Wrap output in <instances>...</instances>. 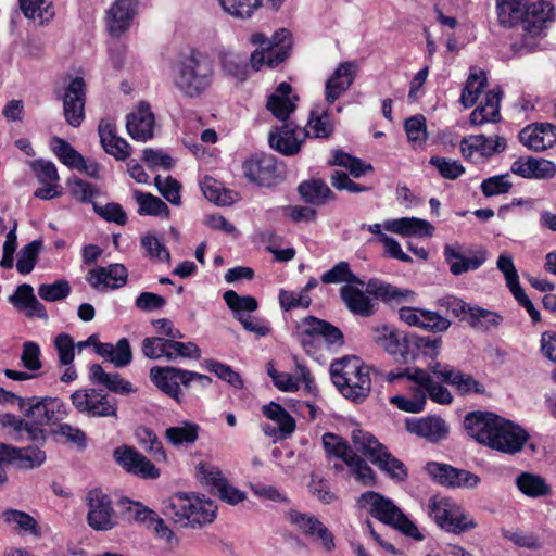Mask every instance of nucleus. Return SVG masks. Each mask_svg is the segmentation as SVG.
Listing matches in <instances>:
<instances>
[{"mask_svg": "<svg viewBox=\"0 0 556 556\" xmlns=\"http://www.w3.org/2000/svg\"><path fill=\"white\" fill-rule=\"evenodd\" d=\"M359 285H344L340 288V298L346 308L355 316L370 317L376 312L374 299L384 303H401L414 292L409 289H401L378 278H370L365 282L366 290Z\"/></svg>", "mask_w": 556, "mask_h": 556, "instance_id": "1", "label": "nucleus"}, {"mask_svg": "<svg viewBox=\"0 0 556 556\" xmlns=\"http://www.w3.org/2000/svg\"><path fill=\"white\" fill-rule=\"evenodd\" d=\"M380 375V371L362 363L357 356H344L330 365V375L333 384L348 400L359 404L370 394V371Z\"/></svg>", "mask_w": 556, "mask_h": 556, "instance_id": "2", "label": "nucleus"}, {"mask_svg": "<svg viewBox=\"0 0 556 556\" xmlns=\"http://www.w3.org/2000/svg\"><path fill=\"white\" fill-rule=\"evenodd\" d=\"M214 80V68L200 52L192 50L173 68V84L189 99L200 98L208 91Z\"/></svg>", "mask_w": 556, "mask_h": 556, "instance_id": "3", "label": "nucleus"}, {"mask_svg": "<svg viewBox=\"0 0 556 556\" xmlns=\"http://www.w3.org/2000/svg\"><path fill=\"white\" fill-rule=\"evenodd\" d=\"M217 506L193 493L177 492L163 502V514L179 527L201 528L212 523Z\"/></svg>", "mask_w": 556, "mask_h": 556, "instance_id": "4", "label": "nucleus"}, {"mask_svg": "<svg viewBox=\"0 0 556 556\" xmlns=\"http://www.w3.org/2000/svg\"><path fill=\"white\" fill-rule=\"evenodd\" d=\"M362 506H369V514L384 525L391 526L406 536L422 541L424 534L417 526L388 497L374 491H367L359 497Z\"/></svg>", "mask_w": 556, "mask_h": 556, "instance_id": "5", "label": "nucleus"}, {"mask_svg": "<svg viewBox=\"0 0 556 556\" xmlns=\"http://www.w3.org/2000/svg\"><path fill=\"white\" fill-rule=\"evenodd\" d=\"M374 340L388 353L399 355L403 363L416 361L420 354L421 336L415 332L400 331L383 325L374 329Z\"/></svg>", "mask_w": 556, "mask_h": 556, "instance_id": "6", "label": "nucleus"}, {"mask_svg": "<svg viewBox=\"0 0 556 556\" xmlns=\"http://www.w3.org/2000/svg\"><path fill=\"white\" fill-rule=\"evenodd\" d=\"M141 350L143 355L150 359L165 357L167 361H175L178 357L194 359L201 357V351L195 343L180 342L164 337L144 338Z\"/></svg>", "mask_w": 556, "mask_h": 556, "instance_id": "7", "label": "nucleus"}, {"mask_svg": "<svg viewBox=\"0 0 556 556\" xmlns=\"http://www.w3.org/2000/svg\"><path fill=\"white\" fill-rule=\"evenodd\" d=\"M73 406L81 414L91 417L117 418V401L100 389H79L72 393Z\"/></svg>", "mask_w": 556, "mask_h": 556, "instance_id": "8", "label": "nucleus"}, {"mask_svg": "<svg viewBox=\"0 0 556 556\" xmlns=\"http://www.w3.org/2000/svg\"><path fill=\"white\" fill-rule=\"evenodd\" d=\"M87 523L96 531H109L117 526V515L111 497L99 488L87 493Z\"/></svg>", "mask_w": 556, "mask_h": 556, "instance_id": "9", "label": "nucleus"}, {"mask_svg": "<svg viewBox=\"0 0 556 556\" xmlns=\"http://www.w3.org/2000/svg\"><path fill=\"white\" fill-rule=\"evenodd\" d=\"M20 408L36 425H49L66 416L65 404L59 397L20 399Z\"/></svg>", "mask_w": 556, "mask_h": 556, "instance_id": "10", "label": "nucleus"}, {"mask_svg": "<svg viewBox=\"0 0 556 556\" xmlns=\"http://www.w3.org/2000/svg\"><path fill=\"white\" fill-rule=\"evenodd\" d=\"M244 177L260 187H273L281 180L277 159L271 154L256 153L242 164Z\"/></svg>", "mask_w": 556, "mask_h": 556, "instance_id": "11", "label": "nucleus"}, {"mask_svg": "<svg viewBox=\"0 0 556 556\" xmlns=\"http://www.w3.org/2000/svg\"><path fill=\"white\" fill-rule=\"evenodd\" d=\"M46 460V453L37 446L18 448L0 442V485L7 481L5 464H12L20 468L33 469L39 467Z\"/></svg>", "mask_w": 556, "mask_h": 556, "instance_id": "12", "label": "nucleus"}, {"mask_svg": "<svg viewBox=\"0 0 556 556\" xmlns=\"http://www.w3.org/2000/svg\"><path fill=\"white\" fill-rule=\"evenodd\" d=\"M198 478L202 484L210 488L213 495L230 505H237L245 498V493L231 485L222 471L214 466L200 465Z\"/></svg>", "mask_w": 556, "mask_h": 556, "instance_id": "13", "label": "nucleus"}, {"mask_svg": "<svg viewBox=\"0 0 556 556\" xmlns=\"http://www.w3.org/2000/svg\"><path fill=\"white\" fill-rule=\"evenodd\" d=\"M489 445L490 448L514 455L519 453L529 439L528 432L519 425L503 418L501 419Z\"/></svg>", "mask_w": 556, "mask_h": 556, "instance_id": "14", "label": "nucleus"}, {"mask_svg": "<svg viewBox=\"0 0 556 556\" xmlns=\"http://www.w3.org/2000/svg\"><path fill=\"white\" fill-rule=\"evenodd\" d=\"M113 457L128 473L143 479H156L160 477V470L155 465L132 446L122 445L116 447L113 452Z\"/></svg>", "mask_w": 556, "mask_h": 556, "instance_id": "15", "label": "nucleus"}, {"mask_svg": "<svg viewBox=\"0 0 556 556\" xmlns=\"http://www.w3.org/2000/svg\"><path fill=\"white\" fill-rule=\"evenodd\" d=\"M65 121L72 127H79L85 119L86 84L83 77H75L65 88L62 97Z\"/></svg>", "mask_w": 556, "mask_h": 556, "instance_id": "16", "label": "nucleus"}, {"mask_svg": "<svg viewBox=\"0 0 556 556\" xmlns=\"http://www.w3.org/2000/svg\"><path fill=\"white\" fill-rule=\"evenodd\" d=\"M502 417L492 412L475 410L464 418V428L467 434L478 443L489 447L496 427Z\"/></svg>", "mask_w": 556, "mask_h": 556, "instance_id": "17", "label": "nucleus"}, {"mask_svg": "<svg viewBox=\"0 0 556 556\" xmlns=\"http://www.w3.org/2000/svg\"><path fill=\"white\" fill-rule=\"evenodd\" d=\"M459 148L465 159L472 157L475 152L484 159H490L504 152L507 149V141L502 136L492 138L484 135H471L460 140Z\"/></svg>", "mask_w": 556, "mask_h": 556, "instance_id": "18", "label": "nucleus"}, {"mask_svg": "<svg viewBox=\"0 0 556 556\" xmlns=\"http://www.w3.org/2000/svg\"><path fill=\"white\" fill-rule=\"evenodd\" d=\"M127 268L118 263L90 269L86 276L87 282L98 291L118 289L127 283Z\"/></svg>", "mask_w": 556, "mask_h": 556, "instance_id": "19", "label": "nucleus"}, {"mask_svg": "<svg viewBox=\"0 0 556 556\" xmlns=\"http://www.w3.org/2000/svg\"><path fill=\"white\" fill-rule=\"evenodd\" d=\"M519 141L533 151H544L556 143V126L551 123H533L519 131Z\"/></svg>", "mask_w": 556, "mask_h": 556, "instance_id": "20", "label": "nucleus"}, {"mask_svg": "<svg viewBox=\"0 0 556 556\" xmlns=\"http://www.w3.org/2000/svg\"><path fill=\"white\" fill-rule=\"evenodd\" d=\"M137 0H116L106 11V26L111 36L118 38L125 33L137 13Z\"/></svg>", "mask_w": 556, "mask_h": 556, "instance_id": "21", "label": "nucleus"}, {"mask_svg": "<svg viewBox=\"0 0 556 556\" xmlns=\"http://www.w3.org/2000/svg\"><path fill=\"white\" fill-rule=\"evenodd\" d=\"M510 172L526 179H551L556 174V165L545 159L520 156L511 164Z\"/></svg>", "mask_w": 556, "mask_h": 556, "instance_id": "22", "label": "nucleus"}, {"mask_svg": "<svg viewBox=\"0 0 556 556\" xmlns=\"http://www.w3.org/2000/svg\"><path fill=\"white\" fill-rule=\"evenodd\" d=\"M356 63L343 62L334 70L333 74L326 81V101L334 103L353 84L356 76Z\"/></svg>", "mask_w": 556, "mask_h": 556, "instance_id": "23", "label": "nucleus"}, {"mask_svg": "<svg viewBox=\"0 0 556 556\" xmlns=\"http://www.w3.org/2000/svg\"><path fill=\"white\" fill-rule=\"evenodd\" d=\"M100 143L104 151L114 156L117 161H125L131 154L130 144L116 135V126L114 123L101 119L98 125Z\"/></svg>", "mask_w": 556, "mask_h": 556, "instance_id": "24", "label": "nucleus"}, {"mask_svg": "<svg viewBox=\"0 0 556 556\" xmlns=\"http://www.w3.org/2000/svg\"><path fill=\"white\" fill-rule=\"evenodd\" d=\"M299 130L294 123H283L281 127L270 131L268 136L270 148L287 156L298 154L304 141V138L302 140L298 139L296 132Z\"/></svg>", "mask_w": 556, "mask_h": 556, "instance_id": "25", "label": "nucleus"}, {"mask_svg": "<svg viewBox=\"0 0 556 556\" xmlns=\"http://www.w3.org/2000/svg\"><path fill=\"white\" fill-rule=\"evenodd\" d=\"M289 519L293 525L298 526L304 534L319 539L326 551L330 552L334 548L332 533L317 517L302 514L298 510H290Z\"/></svg>", "mask_w": 556, "mask_h": 556, "instance_id": "26", "label": "nucleus"}, {"mask_svg": "<svg viewBox=\"0 0 556 556\" xmlns=\"http://www.w3.org/2000/svg\"><path fill=\"white\" fill-rule=\"evenodd\" d=\"M154 115L148 103H140L138 111L128 114L126 128L137 141L146 142L153 138Z\"/></svg>", "mask_w": 556, "mask_h": 556, "instance_id": "27", "label": "nucleus"}, {"mask_svg": "<svg viewBox=\"0 0 556 556\" xmlns=\"http://www.w3.org/2000/svg\"><path fill=\"white\" fill-rule=\"evenodd\" d=\"M9 302L29 318L48 319L46 307L37 300L30 285L23 283L18 286L15 292L9 296Z\"/></svg>", "mask_w": 556, "mask_h": 556, "instance_id": "28", "label": "nucleus"}, {"mask_svg": "<svg viewBox=\"0 0 556 556\" xmlns=\"http://www.w3.org/2000/svg\"><path fill=\"white\" fill-rule=\"evenodd\" d=\"M296 190L301 200L313 206H323L337 199L333 191L320 178L303 180Z\"/></svg>", "mask_w": 556, "mask_h": 556, "instance_id": "29", "label": "nucleus"}, {"mask_svg": "<svg viewBox=\"0 0 556 556\" xmlns=\"http://www.w3.org/2000/svg\"><path fill=\"white\" fill-rule=\"evenodd\" d=\"M406 429L410 433L426 438L430 442H439L446 438L448 426L446 422L435 416L406 421Z\"/></svg>", "mask_w": 556, "mask_h": 556, "instance_id": "30", "label": "nucleus"}, {"mask_svg": "<svg viewBox=\"0 0 556 556\" xmlns=\"http://www.w3.org/2000/svg\"><path fill=\"white\" fill-rule=\"evenodd\" d=\"M554 14V7L551 2L540 0L532 4H527V18L523 24L525 36L531 38L541 34L544 23L551 21Z\"/></svg>", "mask_w": 556, "mask_h": 556, "instance_id": "31", "label": "nucleus"}, {"mask_svg": "<svg viewBox=\"0 0 556 556\" xmlns=\"http://www.w3.org/2000/svg\"><path fill=\"white\" fill-rule=\"evenodd\" d=\"M529 0H496V13L500 25L513 28L523 27L527 18V4Z\"/></svg>", "mask_w": 556, "mask_h": 556, "instance_id": "32", "label": "nucleus"}, {"mask_svg": "<svg viewBox=\"0 0 556 556\" xmlns=\"http://www.w3.org/2000/svg\"><path fill=\"white\" fill-rule=\"evenodd\" d=\"M89 380L92 384L102 386L117 394H129L135 391L132 384L118 372H106L99 364L89 366Z\"/></svg>", "mask_w": 556, "mask_h": 556, "instance_id": "33", "label": "nucleus"}, {"mask_svg": "<svg viewBox=\"0 0 556 556\" xmlns=\"http://www.w3.org/2000/svg\"><path fill=\"white\" fill-rule=\"evenodd\" d=\"M292 47V35L288 29L281 28L277 30L265 47L267 58V66L275 68L283 63L289 56Z\"/></svg>", "mask_w": 556, "mask_h": 556, "instance_id": "34", "label": "nucleus"}, {"mask_svg": "<svg viewBox=\"0 0 556 556\" xmlns=\"http://www.w3.org/2000/svg\"><path fill=\"white\" fill-rule=\"evenodd\" d=\"M178 368L174 366H153L150 369V379L163 393L180 402V387L178 386Z\"/></svg>", "mask_w": 556, "mask_h": 556, "instance_id": "35", "label": "nucleus"}, {"mask_svg": "<svg viewBox=\"0 0 556 556\" xmlns=\"http://www.w3.org/2000/svg\"><path fill=\"white\" fill-rule=\"evenodd\" d=\"M444 256L450 265L453 275L458 276L468 270L478 269L486 260L484 250L478 251L472 257H466L460 252L455 251L451 245H445Z\"/></svg>", "mask_w": 556, "mask_h": 556, "instance_id": "36", "label": "nucleus"}, {"mask_svg": "<svg viewBox=\"0 0 556 556\" xmlns=\"http://www.w3.org/2000/svg\"><path fill=\"white\" fill-rule=\"evenodd\" d=\"M351 440L355 450L374 465L387 448L374 434L358 428L352 431Z\"/></svg>", "mask_w": 556, "mask_h": 556, "instance_id": "37", "label": "nucleus"}, {"mask_svg": "<svg viewBox=\"0 0 556 556\" xmlns=\"http://www.w3.org/2000/svg\"><path fill=\"white\" fill-rule=\"evenodd\" d=\"M1 518L15 531L33 534L35 536L41 534L37 520L25 511L8 508L2 511Z\"/></svg>", "mask_w": 556, "mask_h": 556, "instance_id": "38", "label": "nucleus"}, {"mask_svg": "<svg viewBox=\"0 0 556 556\" xmlns=\"http://www.w3.org/2000/svg\"><path fill=\"white\" fill-rule=\"evenodd\" d=\"M516 485L521 493L529 497H543L552 493V488L545 478L531 472H521L516 478Z\"/></svg>", "mask_w": 556, "mask_h": 556, "instance_id": "39", "label": "nucleus"}, {"mask_svg": "<svg viewBox=\"0 0 556 556\" xmlns=\"http://www.w3.org/2000/svg\"><path fill=\"white\" fill-rule=\"evenodd\" d=\"M219 62L225 75L244 81L249 74L248 58L230 51L219 53Z\"/></svg>", "mask_w": 556, "mask_h": 556, "instance_id": "40", "label": "nucleus"}, {"mask_svg": "<svg viewBox=\"0 0 556 556\" xmlns=\"http://www.w3.org/2000/svg\"><path fill=\"white\" fill-rule=\"evenodd\" d=\"M199 425L190 421H182L180 426L169 427L165 430V439L172 445H192L199 438Z\"/></svg>", "mask_w": 556, "mask_h": 556, "instance_id": "41", "label": "nucleus"}, {"mask_svg": "<svg viewBox=\"0 0 556 556\" xmlns=\"http://www.w3.org/2000/svg\"><path fill=\"white\" fill-rule=\"evenodd\" d=\"M321 442L328 459H342L344 464L348 465L349 458L356 454L352 451L349 442L336 433H324L321 437Z\"/></svg>", "mask_w": 556, "mask_h": 556, "instance_id": "42", "label": "nucleus"}, {"mask_svg": "<svg viewBox=\"0 0 556 556\" xmlns=\"http://www.w3.org/2000/svg\"><path fill=\"white\" fill-rule=\"evenodd\" d=\"M134 198L138 203V214L141 216L151 215V216H169V208L167 204L151 193L143 192L140 190L134 191Z\"/></svg>", "mask_w": 556, "mask_h": 556, "instance_id": "43", "label": "nucleus"}, {"mask_svg": "<svg viewBox=\"0 0 556 556\" xmlns=\"http://www.w3.org/2000/svg\"><path fill=\"white\" fill-rule=\"evenodd\" d=\"M123 517L129 522H138L150 527L151 520H155V511L140 502L124 497L119 501Z\"/></svg>", "mask_w": 556, "mask_h": 556, "instance_id": "44", "label": "nucleus"}, {"mask_svg": "<svg viewBox=\"0 0 556 556\" xmlns=\"http://www.w3.org/2000/svg\"><path fill=\"white\" fill-rule=\"evenodd\" d=\"M334 131V126L330 121L329 110H324L321 113L311 111L309 119L306 125L304 138L313 137L327 139Z\"/></svg>", "mask_w": 556, "mask_h": 556, "instance_id": "45", "label": "nucleus"}, {"mask_svg": "<svg viewBox=\"0 0 556 556\" xmlns=\"http://www.w3.org/2000/svg\"><path fill=\"white\" fill-rule=\"evenodd\" d=\"M446 378L447 384L454 387L460 395L485 393V388L481 382L476 380L471 375L464 374L456 368L453 372L447 374Z\"/></svg>", "mask_w": 556, "mask_h": 556, "instance_id": "46", "label": "nucleus"}, {"mask_svg": "<svg viewBox=\"0 0 556 556\" xmlns=\"http://www.w3.org/2000/svg\"><path fill=\"white\" fill-rule=\"evenodd\" d=\"M320 280L326 285L345 282V285L356 283L362 288L365 286V281L351 270L350 264L345 261L339 262L331 269L324 273Z\"/></svg>", "mask_w": 556, "mask_h": 556, "instance_id": "47", "label": "nucleus"}, {"mask_svg": "<svg viewBox=\"0 0 556 556\" xmlns=\"http://www.w3.org/2000/svg\"><path fill=\"white\" fill-rule=\"evenodd\" d=\"M488 79L485 73H470L463 88L459 102L466 108H471L478 100L481 91L486 86Z\"/></svg>", "mask_w": 556, "mask_h": 556, "instance_id": "48", "label": "nucleus"}, {"mask_svg": "<svg viewBox=\"0 0 556 556\" xmlns=\"http://www.w3.org/2000/svg\"><path fill=\"white\" fill-rule=\"evenodd\" d=\"M227 306L232 311L235 317L239 320V316H247L257 309L258 302L252 295H239L233 290H228L223 295Z\"/></svg>", "mask_w": 556, "mask_h": 556, "instance_id": "49", "label": "nucleus"}, {"mask_svg": "<svg viewBox=\"0 0 556 556\" xmlns=\"http://www.w3.org/2000/svg\"><path fill=\"white\" fill-rule=\"evenodd\" d=\"M262 412L264 416L280 426L278 431L283 432L285 435H291L294 432L295 420L280 404L270 402L263 406Z\"/></svg>", "mask_w": 556, "mask_h": 556, "instance_id": "50", "label": "nucleus"}, {"mask_svg": "<svg viewBox=\"0 0 556 556\" xmlns=\"http://www.w3.org/2000/svg\"><path fill=\"white\" fill-rule=\"evenodd\" d=\"M138 442L149 452L156 462H166L167 455L156 433L148 427L136 430Z\"/></svg>", "mask_w": 556, "mask_h": 556, "instance_id": "51", "label": "nucleus"}, {"mask_svg": "<svg viewBox=\"0 0 556 556\" xmlns=\"http://www.w3.org/2000/svg\"><path fill=\"white\" fill-rule=\"evenodd\" d=\"M381 471L389 478L396 481H405L408 477L407 468L402 460L393 456L388 448L384 450L382 455L375 463Z\"/></svg>", "mask_w": 556, "mask_h": 556, "instance_id": "52", "label": "nucleus"}, {"mask_svg": "<svg viewBox=\"0 0 556 556\" xmlns=\"http://www.w3.org/2000/svg\"><path fill=\"white\" fill-rule=\"evenodd\" d=\"M305 321L312 324L314 328V332L316 333V337H321L325 339L327 344L333 345H343L344 343V337L342 331L336 327L334 325L330 324L327 320L319 319L315 316H307L305 317Z\"/></svg>", "mask_w": 556, "mask_h": 556, "instance_id": "53", "label": "nucleus"}, {"mask_svg": "<svg viewBox=\"0 0 556 556\" xmlns=\"http://www.w3.org/2000/svg\"><path fill=\"white\" fill-rule=\"evenodd\" d=\"M503 320V317L492 311L482 308L480 306L473 305L472 308H469V325L472 328L488 331L492 327H497Z\"/></svg>", "mask_w": 556, "mask_h": 556, "instance_id": "54", "label": "nucleus"}, {"mask_svg": "<svg viewBox=\"0 0 556 556\" xmlns=\"http://www.w3.org/2000/svg\"><path fill=\"white\" fill-rule=\"evenodd\" d=\"M18 3L27 18H38L40 24L49 22L54 15L51 3H48L46 0H18Z\"/></svg>", "mask_w": 556, "mask_h": 556, "instance_id": "55", "label": "nucleus"}, {"mask_svg": "<svg viewBox=\"0 0 556 556\" xmlns=\"http://www.w3.org/2000/svg\"><path fill=\"white\" fill-rule=\"evenodd\" d=\"M41 241L34 240L23 247L17 254L16 269L22 275L29 274L37 264Z\"/></svg>", "mask_w": 556, "mask_h": 556, "instance_id": "56", "label": "nucleus"}, {"mask_svg": "<svg viewBox=\"0 0 556 556\" xmlns=\"http://www.w3.org/2000/svg\"><path fill=\"white\" fill-rule=\"evenodd\" d=\"M204 197L217 205H230L233 202L232 191L223 188L217 180L206 177L202 182Z\"/></svg>", "mask_w": 556, "mask_h": 556, "instance_id": "57", "label": "nucleus"}, {"mask_svg": "<svg viewBox=\"0 0 556 556\" xmlns=\"http://www.w3.org/2000/svg\"><path fill=\"white\" fill-rule=\"evenodd\" d=\"M425 470L437 483L454 489V480L456 478L455 467L448 464L430 462L427 463Z\"/></svg>", "mask_w": 556, "mask_h": 556, "instance_id": "58", "label": "nucleus"}, {"mask_svg": "<svg viewBox=\"0 0 556 556\" xmlns=\"http://www.w3.org/2000/svg\"><path fill=\"white\" fill-rule=\"evenodd\" d=\"M346 466L350 468L356 480L362 484L375 485L377 483V476L375 471L358 454L351 456Z\"/></svg>", "mask_w": 556, "mask_h": 556, "instance_id": "59", "label": "nucleus"}, {"mask_svg": "<svg viewBox=\"0 0 556 556\" xmlns=\"http://www.w3.org/2000/svg\"><path fill=\"white\" fill-rule=\"evenodd\" d=\"M513 188V184L509 180V174H502L483 179L480 189L485 198H492L495 195L506 194Z\"/></svg>", "mask_w": 556, "mask_h": 556, "instance_id": "60", "label": "nucleus"}, {"mask_svg": "<svg viewBox=\"0 0 556 556\" xmlns=\"http://www.w3.org/2000/svg\"><path fill=\"white\" fill-rule=\"evenodd\" d=\"M453 509L450 508L447 498L432 496L429 500L428 515L442 529L446 530Z\"/></svg>", "mask_w": 556, "mask_h": 556, "instance_id": "61", "label": "nucleus"}, {"mask_svg": "<svg viewBox=\"0 0 556 556\" xmlns=\"http://www.w3.org/2000/svg\"><path fill=\"white\" fill-rule=\"evenodd\" d=\"M70 293L71 286L65 279L56 280L53 283H42L38 288V295L47 302L64 300Z\"/></svg>", "mask_w": 556, "mask_h": 556, "instance_id": "62", "label": "nucleus"}, {"mask_svg": "<svg viewBox=\"0 0 556 556\" xmlns=\"http://www.w3.org/2000/svg\"><path fill=\"white\" fill-rule=\"evenodd\" d=\"M52 148L59 160L70 168L75 169L78 162H83V155L76 151L66 140L54 137Z\"/></svg>", "mask_w": 556, "mask_h": 556, "instance_id": "63", "label": "nucleus"}, {"mask_svg": "<svg viewBox=\"0 0 556 556\" xmlns=\"http://www.w3.org/2000/svg\"><path fill=\"white\" fill-rule=\"evenodd\" d=\"M141 245L150 260L170 263V253L167 248L154 235L147 233L141 237Z\"/></svg>", "mask_w": 556, "mask_h": 556, "instance_id": "64", "label": "nucleus"}]
</instances>
